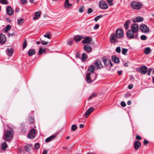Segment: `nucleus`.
<instances>
[{
	"label": "nucleus",
	"mask_w": 154,
	"mask_h": 154,
	"mask_svg": "<svg viewBox=\"0 0 154 154\" xmlns=\"http://www.w3.org/2000/svg\"><path fill=\"white\" fill-rule=\"evenodd\" d=\"M13 131L10 128L8 130H4V140L7 141H10L12 139L14 134Z\"/></svg>",
	"instance_id": "f257e3e1"
},
{
	"label": "nucleus",
	"mask_w": 154,
	"mask_h": 154,
	"mask_svg": "<svg viewBox=\"0 0 154 154\" xmlns=\"http://www.w3.org/2000/svg\"><path fill=\"white\" fill-rule=\"evenodd\" d=\"M109 38L110 42L111 43H115L119 42V38L117 37L116 35L114 33H113L110 35Z\"/></svg>",
	"instance_id": "f03ea898"
},
{
	"label": "nucleus",
	"mask_w": 154,
	"mask_h": 154,
	"mask_svg": "<svg viewBox=\"0 0 154 154\" xmlns=\"http://www.w3.org/2000/svg\"><path fill=\"white\" fill-rule=\"evenodd\" d=\"M131 5L132 8L136 10L140 9L142 6L140 3L135 1L132 2L131 3Z\"/></svg>",
	"instance_id": "7ed1b4c3"
},
{
	"label": "nucleus",
	"mask_w": 154,
	"mask_h": 154,
	"mask_svg": "<svg viewBox=\"0 0 154 154\" xmlns=\"http://www.w3.org/2000/svg\"><path fill=\"white\" fill-rule=\"evenodd\" d=\"M115 34L116 35L117 37L119 38H122L124 35V32L123 30L121 29H119L116 30Z\"/></svg>",
	"instance_id": "20e7f679"
},
{
	"label": "nucleus",
	"mask_w": 154,
	"mask_h": 154,
	"mask_svg": "<svg viewBox=\"0 0 154 154\" xmlns=\"http://www.w3.org/2000/svg\"><path fill=\"white\" fill-rule=\"evenodd\" d=\"M140 29L143 32L146 33L148 32L149 29L147 26L144 24L141 25L140 27Z\"/></svg>",
	"instance_id": "39448f33"
},
{
	"label": "nucleus",
	"mask_w": 154,
	"mask_h": 154,
	"mask_svg": "<svg viewBox=\"0 0 154 154\" xmlns=\"http://www.w3.org/2000/svg\"><path fill=\"white\" fill-rule=\"evenodd\" d=\"M36 132V131L35 129H32L28 135V137L30 139H33L35 137Z\"/></svg>",
	"instance_id": "423d86ee"
},
{
	"label": "nucleus",
	"mask_w": 154,
	"mask_h": 154,
	"mask_svg": "<svg viewBox=\"0 0 154 154\" xmlns=\"http://www.w3.org/2000/svg\"><path fill=\"white\" fill-rule=\"evenodd\" d=\"M147 71V68L145 66H142L139 68V71L142 75L145 74Z\"/></svg>",
	"instance_id": "0eeeda50"
},
{
	"label": "nucleus",
	"mask_w": 154,
	"mask_h": 154,
	"mask_svg": "<svg viewBox=\"0 0 154 154\" xmlns=\"http://www.w3.org/2000/svg\"><path fill=\"white\" fill-rule=\"evenodd\" d=\"M99 5L101 8L103 9H106L108 8V6L106 2L101 1L99 3Z\"/></svg>",
	"instance_id": "6e6552de"
},
{
	"label": "nucleus",
	"mask_w": 154,
	"mask_h": 154,
	"mask_svg": "<svg viewBox=\"0 0 154 154\" xmlns=\"http://www.w3.org/2000/svg\"><path fill=\"white\" fill-rule=\"evenodd\" d=\"M131 31L134 32H136L138 30V25L137 24L133 23L131 25Z\"/></svg>",
	"instance_id": "1a4fd4ad"
},
{
	"label": "nucleus",
	"mask_w": 154,
	"mask_h": 154,
	"mask_svg": "<svg viewBox=\"0 0 154 154\" xmlns=\"http://www.w3.org/2000/svg\"><path fill=\"white\" fill-rule=\"evenodd\" d=\"M141 143L138 141H135L134 143V147L135 149L137 150L141 146Z\"/></svg>",
	"instance_id": "9d476101"
},
{
	"label": "nucleus",
	"mask_w": 154,
	"mask_h": 154,
	"mask_svg": "<svg viewBox=\"0 0 154 154\" xmlns=\"http://www.w3.org/2000/svg\"><path fill=\"white\" fill-rule=\"evenodd\" d=\"M94 65L97 69L101 68L103 67V65L101 61L99 60H97L94 63Z\"/></svg>",
	"instance_id": "9b49d317"
},
{
	"label": "nucleus",
	"mask_w": 154,
	"mask_h": 154,
	"mask_svg": "<svg viewBox=\"0 0 154 154\" xmlns=\"http://www.w3.org/2000/svg\"><path fill=\"white\" fill-rule=\"evenodd\" d=\"M134 32L130 30H128L127 32V36L128 38H133L134 37Z\"/></svg>",
	"instance_id": "f8f14e48"
},
{
	"label": "nucleus",
	"mask_w": 154,
	"mask_h": 154,
	"mask_svg": "<svg viewBox=\"0 0 154 154\" xmlns=\"http://www.w3.org/2000/svg\"><path fill=\"white\" fill-rule=\"evenodd\" d=\"M6 38L5 35L2 34H0V43L3 44L6 42Z\"/></svg>",
	"instance_id": "ddd939ff"
},
{
	"label": "nucleus",
	"mask_w": 154,
	"mask_h": 154,
	"mask_svg": "<svg viewBox=\"0 0 154 154\" xmlns=\"http://www.w3.org/2000/svg\"><path fill=\"white\" fill-rule=\"evenodd\" d=\"M7 12L8 14L10 16L12 15L14 13V11L13 9L10 6L7 7Z\"/></svg>",
	"instance_id": "4468645a"
},
{
	"label": "nucleus",
	"mask_w": 154,
	"mask_h": 154,
	"mask_svg": "<svg viewBox=\"0 0 154 154\" xmlns=\"http://www.w3.org/2000/svg\"><path fill=\"white\" fill-rule=\"evenodd\" d=\"M94 109V108L93 107H91L88 109L86 112L85 117L87 118Z\"/></svg>",
	"instance_id": "2eb2a0df"
},
{
	"label": "nucleus",
	"mask_w": 154,
	"mask_h": 154,
	"mask_svg": "<svg viewBox=\"0 0 154 154\" xmlns=\"http://www.w3.org/2000/svg\"><path fill=\"white\" fill-rule=\"evenodd\" d=\"M143 20V18L140 17H137L133 18L132 19V21L133 22H142Z\"/></svg>",
	"instance_id": "dca6fc26"
},
{
	"label": "nucleus",
	"mask_w": 154,
	"mask_h": 154,
	"mask_svg": "<svg viewBox=\"0 0 154 154\" xmlns=\"http://www.w3.org/2000/svg\"><path fill=\"white\" fill-rule=\"evenodd\" d=\"M102 60L104 63V65L106 66H107L109 63H111L110 60L106 57H103Z\"/></svg>",
	"instance_id": "f3484780"
},
{
	"label": "nucleus",
	"mask_w": 154,
	"mask_h": 154,
	"mask_svg": "<svg viewBox=\"0 0 154 154\" xmlns=\"http://www.w3.org/2000/svg\"><path fill=\"white\" fill-rule=\"evenodd\" d=\"M91 39L90 37H87L85 38L82 41L83 44H88L91 41Z\"/></svg>",
	"instance_id": "a211bd4d"
},
{
	"label": "nucleus",
	"mask_w": 154,
	"mask_h": 154,
	"mask_svg": "<svg viewBox=\"0 0 154 154\" xmlns=\"http://www.w3.org/2000/svg\"><path fill=\"white\" fill-rule=\"evenodd\" d=\"M84 49L88 53H89L91 50V47L88 45H85L84 47Z\"/></svg>",
	"instance_id": "6ab92c4d"
},
{
	"label": "nucleus",
	"mask_w": 154,
	"mask_h": 154,
	"mask_svg": "<svg viewBox=\"0 0 154 154\" xmlns=\"http://www.w3.org/2000/svg\"><path fill=\"white\" fill-rule=\"evenodd\" d=\"M57 134H55L45 139V142H48L51 141L53 140L54 138H55L57 137Z\"/></svg>",
	"instance_id": "aec40b11"
},
{
	"label": "nucleus",
	"mask_w": 154,
	"mask_h": 154,
	"mask_svg": "<svg viewBox=\"0 0 154 154\" xmlns=\"http://www.w3.org/2000/svg\"><path fill=\"white\" fill-rule=\"evenodd\" d=\"M131 23V21L129 20H127L125 22L124 26V28L126 30H128V29L129 26Z\"/></svg>",
	"instance_id": "412c9836"
},
{
	"label": "nucleus",
	"mask_w": 154,
	"mask_h": 154,
	"mask_svg": "<svg viewBox=\"0 0 154 154\" xmlns=\"http://www.w3.org/2000/svg\"><path fill=\"white\" fill-rule=\"evenodd\" d=\"M72 5V4H71L69 2V0H66L64 3V7L65 8H68L71 7Z\"/></svg>",
	"instance_id": "4be33fe9"
},
{
	"label": "nucleus",
	"mask_w": 154,
	"mask_h": 154,
	"mask_svg": "<svg viewBox=\"0 0 154 154\" xmlns=\"http://www.w3.org/2000/svg\"><path fill=\"white\" fill-rule=\"evenodd\" d=\"M8 53L7 54L9 56H11L13 54L14 51L12 48H8L7 49Z\"/></svg>",
	"instance_id": "5701e85b"
},
{
	"label": "nucleus",
	"mask_w": 154,
	"mask_h": 154,
	"mask_svg": "<svg viewBox=\"0 0 154 154\" xmlns=\"http://www.w3.org/2000/svg\"><path fill=\"white\" fill-rule=\"evenodd\" d=\"M112 60L115 63H117L119 62V58L117 57L116 55H113L112 57Z\"/></svg>",
	"instance_id": "b1692460"
},
{
	"label": "nucleus",
	"mask_w": 154,
	"mask_h": 154,
	"mask_svg": "<svg viewBox=\"0 0 154 154\" xmlns=\"http://www.w3.org/2000/svg\"><path fill=\"white\" fill-rule=\"evenodd\" d=\"M41 12L40 11H38L35 13V16L33 18V19L34 20L38 19L40 16Z\"/></svg>",
	"instance_id": "393cba45"
},
{
	"label": "nucleus",
	"mask_w": 154,
	"mask_h": 154,
	"mask_svg": "<svg viewBox=\"0 0 154 154\" xmlns=\"http://www.w3.org/2000/svg\"><path fill=\"white\" fill-rule=\"evenodd\" d=\"M90 75L91 73H87L86 75V81L89 83H90L92 82V80L90 77Z\"/></svg>",
	"instance_id": "a878e982"
},
{
	"label": "nucleus",
	"mask_w": 154,
	"mask_h": 154,
	"mask_svg": "<svg viewBox=\"0 0 154 154\" xmlns=\"http://www.w3.org/2000/svg\"><path fill=\"white\" fill-rule=\"evenodd\" d=\"M35 51L33 49H30L28 53V54L29 56H31L35 54Z\"/></svg>",
	"instance_id": "bb28decb"
},
{
	"label": "nucleus",
	"mask_w": 154,
	"mask_h": 154,
	"mask_svg": "<svg viewBox=\"0 0 154 154\" xmlns=\"http://www.w3.org/2000/svg\"><path fill=\"white\" fill-rule=\"evenodd\" d=\"M82 38H83L80 35H76L74 37V40L76 42H78L80 41Z\"/></svg>",
	"instance_id": "cd10ccee"
},
{
	"label": "nucleus",
	"mask_w": 154,
	"mask_h": 154,
	"mask_svg": "<svg viewBox=\"0 0 154 154\" xmlns=\"http://www.w3.org/2000/svg\"><path fill=\"white\" fill-rule=\"evenodd\" d=\"M95 69V68L94 65H91L90 66L88 69V71H90L91 72L94 73Z\"/></svg>",
	"instance_id": "c85d7f7f"
},
{
	"label": "nucleus",
	"mask_w": 154,
	"mask_h": 154,
	"mask_svg": "<svg viewBox=\"0 0 154 154\" xmlns=\"http://www.w3.org/2000/svg\"><path fill=\"white\" fill-rule=\"evenodd\" d=\"M25 150L26 152L30 151L31 149V146L29 145L25 146Z\"/></svg>",
	"instance_id": "c756f323"
},
{
	"label": "nucleus",
	"mask_w": 154,
	"mask_h": 154,
	"mask_svg": "<svg viewBox=\"0 0 154 154\" xmlns=\"http://www.w3.org/2000/svg\"><path fill=\"white\" fill-rule=\"evenodd\" d=\"M88 58L87 55L85 53H83L82 56V59L83 61H85V59Z\"/></svg>",
	"instance_id": "7c9ffc66"
},
{
	"label": "nucleus",
	"mask_w": 154,
	"mask_h": 154,
	"mask_svg": "<svg viewBox=\"0 0 154 154\" xmlns=\"http://www.w3.org/2000/svg\"><path fill=\"white\" fill-rule=\"evenodd\" d=\"M11 28V26L10 25H8L5 28V32H7Z\"/></svg>",
	"instance_id": "2f4dec72"
},
{
	"label": "nucleus",
	"mask_w": 154,
	"mask_h": 154,
	"mask_svg": "<svg viewBox=\"0 0 154 154\" xmlns=\"http://www.w3.org/2000/svg\"><path fill=\"white\" fill-rule=\"evenodd\" d=\"M151 50L150 48H147L144 50V53L146 54H148Z\"/></svg>",
	"instance_id": "473e14b6"
},
{
	"label": "nucleus",
	"mask_w": 154,
	"mask_h": 154,
	"mask_svg": "<svg viewBox=\"0 0 154 154\" xmlns=\"http://www.w3.org/2000/svg\"><path fill=\"white\" fill-rule=\"evenodd\" d=\"M7 146L6 142H5L3 144L2 146V148L3 150H5L7 148Z\"/></svg>",
	"instance_id": "72a5a7b5"
},
{
	"label": "nucleus",
	"mask_w": 154,
	"mask_h": 154,
	"mask_svg": "<svg viewBox=\"0 0 154 154\" xmlns=\"http://www.w3.org/2000/svg\"><path fill=\"white\" fill-rule=\"evenodd\" d=\"M45 49H43L42 48H40L38 54H41L42 53L45 52Z\"/></svg>",
	"instance_id": "f704fd0d"
},
{
	"label": "nucleus",
	"mask_w": 154,
	"mask_h": 154,
	"mask_svg": "<svg viewBox=\"0 0 154 154\" xmlns=\"http://www.w3.org/2000/svg\"><path fill=\"white\" fill-rule=\"evenodd\" d=\"M27 43L26 42V39H25L23 45V50L27 46Z\"/></svg>",
	"instance_id": "c9c22d12"
},
{
	"label": "nucleus",
	"mask_w": 154,
	"mask_h": 154,
	"mask_svg": "<svg viewBox=\"0 0 154 154\" xmlns=\"http://www.w3.org/2000/svg\"><path fill=\"white\" fill-rule=\"evenodd\" d=\"M23 19L21 18L18 20V24L19 25H22L23 23Z\"/></svg>",
	"instance_id": "e433bc0d"
},
{
	"label": "nucleus",
	"mask_w": 154,
	"mask_h": 154,
	"mask_svg": "<svg viewBox=\"0 0 154 154\" xmlns=\"http://www.w3.org/2000/svg\"><path fill=\"white\" fill-rule=\"evenodd\" d=\"M128 51V49L123 48L122 49V53L123 54L125 55H126V53Z\"/></svg>",
	"instance_id": "4c0bfd02"
},
{
	"label": "nucleus",
	"mask_w": 154,
	"mask_h": 154,
	"mask_svg": "<svg viewBox=\"0 0 154 154\" xmlns=\"http://www.w3.org/2000/svg\"><path fill=\"white\" fill-rule=\"evenodd\" d=\"M102 17V15H100L99 16H98L95 18L94 20V21L96 22H97L100 18Z\"/></svg>",
	"instance_id": "58836bf2"
},
{
	"label": "nucleus",
	"mask_w": 154,
	"mask_h": 154,
	"mask_svg": "<svg viewBox=\"0 0 154 154\" xmlns=\"http://www.w3.org/2000/svg\"><path fill=\"white\" fill-rule=\"evenodd\" d=\"M77 129V126L75 125H73L71 127V129L73 131H75Z\"/></svg>",
	"instance_id": "ea45409f"
},
{
	"label": "nucleus",
	"mask_w": 154,
	"mask_h": 154,
	"mask_svg": "<svg viewBox=\"0 0 154 154\" xmlns=\"http://www.w3.org/2000/svg\"><path fill=\"white\" fill-rule=\"evenodd\" d=\"M73 39H71L69 41H68L67 42V44L69 45H71L73 44Z\"/></svg>",
	"instance_id": "a19ab883"
},
{
	"label": "nucleus",
	"mask_w": 154,
	"mask_h": 154,
	"mask_svg": "<svg viewBox=\"0 0 154 154\" xmlns=\"http://www.w3.org/2000/svg\"><path fill=\"white\" fill-rule=\"evenodd\" d=\"M39 146L40 145L38 143H35L34 146V147L35 149L37 150L39 149Z\"/></svg>",
	"instance_id": "79ce46f5"
},
{
	"label": "nucleus",
	"mask_w": 154,
	"mask_h": 154,
	"mask_svg": "<svg viewBox=\"0 0 154 154\" xmlns=\"http://www.w3.org/2000/svg\"><path fill=\"white\" fill-rule=\"evenodd\" d=\"M116 51L118 53H120L121 52V48L119 47H117L116 49Z\"/></svg>",
	"instance_id": "37998d69"
},
{
	"label": "nucleus",
	"mask_w": 154,
	"mask_h": 154,
	"mask_svg": "<svg viewBox=\"0 0 154 154\" xmlns=\"http://www.w3.org/2000/svg\"><path fill=\"white\" fill-rule=\"evenodd\" d=\"M113 0H107V2L109 6L112 5V1Z\"/></svg>",
	"instance_id": "c03bdc74"
},
{
	"label": "nucleus",
	"mask_w": 154,
	"mask_h": 154,
	"mask_svg": "<svg viewBox=\"0 0 154 154\" xmlns=\"http://www.w3.org/2000/svg\"><path fill=\"white\" fill-rule=\"evenodd\" d=\"M140 39L143 40H145L146 39V36L145 35H142L140 37Z\"/></svg>",
	"instance_id": "a18cd8bd"
},
{
	"label": "nucleus",
	"mask_w": 154,
	"mask_h": 154,
	"mask_svg": "<svg viewBox=\"0 0 154 154\" xmlns=\"http://www.w3.org/2000/svg\"><path fill=\"white\" fill-rule=\"evenodd\" d=\"M0 2L3 4H7L8 3L7 0H1Z\"/></svg>",
	"instance_id": "49530a36"
},
{
	"label": "nucleus",
	"mask_w": 154,
	"mask_h": 154,
	"mask_svg": "<svg viewBox=\"0 0 154 154\" xmlns=\"http://www.w3.org/2000/svg\"><path fill=\"white\" fill-rule=\"evenodd\" d=\"M44 37L45 38H47L48 39L50 38V35L47 33L45 34L44 35Z\"/></svg>",
	"instance_id": "de8ad7c7"
},
{
	"label": "nucleus",
	"mask_w": 154,
	"mask_h": 154,
	"mask_svg": "<svg viewBox=\"0 0 154 154\" xmlns=\"http://www.w3.org/2000/svg\"><path fill=\"white\" fill-rule=\"evenodd\" d=\"M84 7L83 6L81 7L79 10V11L80 13H82L84 11Z\"/></svg>",
	"instance_id": "09e8293b"
},
{
	"label": "nucleus",
	"mask_w": 154,
	"mask_h": 154,
	"mask_svg": "<svg viewBox=\"0 0 154 154\" xmlns=\"http://www.w3.org/2000/svg\"><path fill=\"white\" fill-rule=\"evenodd\" d=\"M41 43L43 45H46L48 44V42H45L44 41H41Z\"/></svg>",
	"instance_id": "8fccbe9b"
},
{
	"label": "nucleus",
	"mask_w": 154,
	"mask_h": 154,
	"mask_svg": "<svg viewBox=\"0 0 154 154\" xmlns=\"http://www.w3.org/2000/svg\"><path fill=\"white\" fill-rule=\"evenodd\" d=\"M152 69L151 68H149L148 69H147L148 70V73L147 74L148 75H150V73L152 71Z\"/></svg>",
	"instance_id": "3c124183"
},
{
	"label": "nucleus",
	"mask_w": 154,
	"mask_h": 154,
	"mask_svg": "<svg viewBox=\"0 0 154 154\" xmlns=\"http://www.w3.org/2000/svg\"><path fill=\"white\" fill-rule=\"evenodd\" d=\"M121 105L122 107H124L125 106L126 104L124 101H123L121 102Z\"/></svg>",
	"instance_id": "603ef678"
},
{
	"label": "nucleus",
	"mask_w": 154,
	"mask_h": 154,
	"mask_svg": "<svg viewBox=\"0 0 154 154\" xmlns=\"http://www.w3.org/2000/svg\"><path fill=\"white\" fill-rule=\"evenodd\" d=\"M93 12V10L91 8H89L88 10V14H90Z\"/></svg>",
	"instance_id": "864d4df0"
},
{
	"label": "nucleus",
	"mask_w": 154,
	"mask_h": 154,
	"mask_svg": "<svg viewBox=\"0 0 154 154\" xmlns=\"http://www.w3.org/2000/svg\"><path fill=\"white\" fill-rule=\"evenodd\" d=\"M29 120L31 123H32L34 122V119L33 118L30 117L29 119Z\"/></svg>",
	"instance_id": "5fc2aeb1"
},
{
	"label": "nucleus",
	"mask_w": 154,
	"mask_h": 154,
	"mask_svg": "<svg viewBox=\"0 0 154 154\" xmlns=\"http://www.w3.org/2000/svg\"><path fill=\"white\" fill-rule=\"evenodd\" d=\"M21 3L23 4H25L27 2V0H20Z\"/></svg>",
	"instance_id": "6e6d98bb"
},
{
	"label": "nucleus",
	"mask_w": 154,
	"mask_h": 154,
	"mask_svg": "<svg viewBox=\"0 0 154 154\" xmlns=\"http://www.w3.org/2000/svg\"><path fill=\"white\" fill-rule=\"evenodd\" d=\"M149 143V141L146 140H144L143 141L144 145H145L148 144Z\"/></svg>",
	"instance_id": "4d7b16f0"
},
{
	"label": "nucleus",
	"mask_w": 154,
	"mask_h": 154,
	"mask_svg": "<svg viewBox=\"0 0 154 154\" xmlns=\"http://www.w3.org/2000/svg\"><path fill=\"white\" fill-rule=\"evenodd\" d=\"M136 138L137 140H141V138L140 136L138 135H137L136 136Z\"/></svg>",
	"instance_id": "13d9d810"
},
{
	"label": "nucleus",
	"mask_w": 154,
	"mask_h": 154,
	"mask_svg": "<svg viewBox=\"0 0 154 154\" xmlns=\"http://www.w3.org/2000/svg\"><path fill=\"white\" fill-rule=\"evenodd\" d=\"M15 35V34L14 33V32H13L12 33H8V36L9 37H10L11 36H14Z\"/></svg>",
	"instance_id": "bf43d9fd"
},
{
	"label": "nucleus",
	"mask_w": 154,
	"mask_h": 154,
	"mask_svg": "<svg viewBox=\"0 0 154 154\" xmlns=\"http://www.w3.org/2000/svg\"><path fill=\"white\" fill-rule=\"evenodd\" d=\"M99 25L98 24H97L95 25L94 27V29H98L99 27Z\"/></svg>",
	"instance_id": "052dcab7"
},
{
	"label": "nucleus",
	"mask_w": 154,
	"mask_h": 154,
	"mask_svg": "<svg viewBox=\"0 0 154 154\" xmlns=\"http://www.w3.org/2000/svg\"><path fill=\"white\" fill-rule=\"evenodd\" d=\"M48 153V151L47 150L44 149H43V154H47Z\"/></svg>",
	"instance_id": "680f3d73"
},
{
	"label": "nucleus",
	"mask_w": 154,
	"mask_h": 154,
	"mask_svg": "<svg viewBox=\"0 0 154 154\" xmlns=\"http://www.w3.org/2000/svg\"><path fill=\"white\" fill-rule=\"evenodd\" d=\"M133 87V85H128V88L129 89H131Z\"/></svg>",
	"instance_id": "e2e57ef3"
},
{
	"label": "nucleus",
	"mask_w": 154,
	"mask_h": 154,
	"mask_svg": "<svg viewBox=\"0 0 154 154\" xmlns=\"http://www.w3.org/2000/svg\"><path fill=\"white\" fill-rule=\"evenodd\" d=\"M84 126V125L83 124H81L79 125V128H83Z\"/></svg>",
	"instance_id": "0e129e2a"
},
{
	"label": "nucleus",
	"mask_w": 154,
	"mask_h": 154,
	"mask_svg": "<svg viewBox=\"0 0 154 154\" xmlns=\"http://www.w3.org/2000/svg\"><path fill=\"white\" fill-rule=\"evenodd\" d=\"M122 70L118 71V74L119 75H121L122 74Z\"/></svg>",
	"instance_id": "69168bd1"
},
{
	"label": "nucleus",
	"mask_w": 154,
	"mask_h": 154,
	"mask_svg": "<svg viewBox=\"0 0 154 154\" xmlns=\"http://www.w3.org/2000/svg\"><path fill=\"white\" fill-rule=\"evenodd\" d=\"M97 96V94L96 93H94L92 95H91V96H92L93 97H96Z\"/></svg>",
	"instance_id": "338daca9"
},
{
	"label": "nucleus",
	"mask_w": 154,
	"mask_h": 154,
	"mask_svg": "<svg viewBox=\"0 0 154 154\" xmlns=\"http://www.w3.org/2000/svg\"><path fill=\"white\" fill-rule=\"evenodd\" d=\"M19 11V8H16L15 10V12L16 13H18Z\"/></svg>",
	"instance_id": "774afa93"
}]
</instances>
